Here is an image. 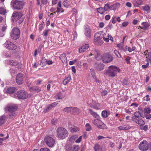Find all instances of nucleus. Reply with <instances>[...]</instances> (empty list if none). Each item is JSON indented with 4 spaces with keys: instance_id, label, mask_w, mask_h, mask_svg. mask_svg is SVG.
<instances>
[{
    "instance_id": "nucleus-1",
    "label": "nucleus",
    "mask_w": 151,
    "mask_h": 151,
    "mask_svg": "<svg viewBox=\"0 0 151 151\" xmlns=\"http://www.w3.org/2000/svg\"><path fill=\"white\" fill-rule=\"evenodd\" d=\"M120 71V69L117 67L111 65L109 66L108 69L105 70L104 74L108 76L113 77L115 76Z\"/></svg>"
},
{
    "instance_id": "nucleus-2",
    "label": "nucleus",
    "mask_w": 151,
    "mask_h": 151,
    "mask_svg": "<svg viewBox=\"0 0 151 151\" xmlns=\"http://www.w3.org/2000/svg\"><path fill=\"white\" fill-rule=\"evenodd\" d=\"M57 137L61 139H63L67 137L68 132L65 128L60 127L58 128L56 130Z\"/></svg>"
},
{
    "instance_id": "nucleus-3",
    "label": "nucleus",
    "mask_w": 151,
    "mask_h": 151,
    "mask_svg": "<svg viewBox=\"0 0 151 151\" xmlns=\"http://www.w3.org/2000/svg\"><path fill=\"white\" fill-rule=\"evenodd\" d=\"M25 2L23 1L13 0L11 2V4L14 9L21 10L23 9Z\"/></svg>"
},
{
    "instance_id": "nucleus-4",
    "label": "nucleus",
    "mask_w": 151,
    "mask_h": 151,
    "mask_svg": "<svg viewBox=\"0 0 151 151\" xmlns=\"http://www.w3.org/2000/svg\"><path fill=\"white\" fill-rule=\"evenodd\" d=\"M17 109V107L15 105H11L8 106L6 108V110L7 109L9 112V118H12L14 117L16 115L15 113Z\"/></svg>"
},
{
    "instance_id": "nucleus-5",
    "label": "nucleus",
    "mask_w": 151,
    "mask_h": 151,
    "mask_svg": "<svg viewBox=\"0 0 151 151\" xmlns=\"http://www.w3.org/2000/svg\"><path fill=\"white\" fill-rule=\"evenodd\" d=\"M20 31L19 29L16 27L14 28L12 30L10 36L11 38L13 40H16L20 37Z\"/></svg>"
},
{
    "instance_id": "nucleus-6",
    "label": "nucleus",
    "mask_w": 151,
    "mask_h": 151,
    "mask_svg": "<svg viewBox=\"0 0 151 151\" xmlns=\"http://www.w3.org/2000/svg\"><path fill=\"white\" fill-rule=\"evenodd\" d=\"M93 123L98 128L102 129H106L107 127L101 121L98 119H94L92 120Z\"/></svg>"
},
{
    "instance_id": "nucleus-7",
    "label": "nucleus",
    "mask_w": 151,
    "mask_h": 151,
    "mask_svg": "<svg viewBox=\"0 0 151 151\" xmlns=\"http://www.w3.org/2000/svg\"><path fill=\"white\" fill-rule=\"evenodd\" d=\"M17 96L18 99H24L28 97V94L24 90H21L17 92Z\"/></svg>"
},
{
    "instance_id": "nucleus-8",
    "label": "nucleus",
    "mask_w": 151,
    "mask_h": 151,
    "mask_svg": "<svg viewBox=\"0 0 151 151\" xmlns=\"http://www.w3.org/2000/svg\"><path fill=\"white\" fill-rule=\"evenodd\" d=\"M148 143L145 140L141 142L139 145V148L140 150L143 151L147 150L148 149Z\"/></svg>"
},
{
    "instance_id": "nucleus-9",
    "label": "nucleus",
    "mask_w": 151,
    "mask_h": 151,
    "mask_svg": "<svg viewBox=\"0 0 151 151\" xmlns=\"http://www.w3.org/2000/svg\"><path fill=\"white\" fill-rule=\"evenodd\" d=\"M102 60L105 63H108L111 61L113 58L111 55L109 53L104 54L102 57Z\"/></svg>"
},
{
    "instance_id": "nucleus-10",
    "label": "nucleus",
    "mask_w": 151,
    "mask_h": 151,
    "mask_svg": "<svg viewBox=\"0 0 151 151\" xmlns=\"http://www.w3.org/2000/svg\"><path fill=\"white\" fill-rule=\"evenodd\" d=\"M44 140L47 145L49 147H52L55 143V140L52 137L48 136L44 138Z\"/></svg>"
},
{
    "instance_id": "nucleus-11",
    "label": "nucleus",
    "mask_w": 151,
    "mask_h": 151,
    "mask_svg": "<svg viewBox=\"0 0 151 151\" xmlns=\"http://www.w3.org/2000/svg\"><path fill=\"white\" fill-rule=\"evenodd\" d=\"M4 46L7 49L11 50H14L17 48L16 45L9 41H6L4 44Z\"/></svg>"
},
{
    "instance_id": "nucleus-12",
    "label": "nucleus",
    "mask_w": 151,
    "mask_h": 151,
    "mask_svg": "<svg viewBox=\"0 0 151 151\" xmlns=\"http://www.w3.org/2000/svg\"><path fill=\"white\" fill-rule=\"evenodd\" d=\"M22 16V13L20 12L14 13L12 16V19L14 21V20H16L19 19Z\"/></svg>"
},
{
    "instance_id": "nucleus-13",
    "label": "nucleus",
    "mask_w": 151,
    "mask_h": 151,
    "mask_svg": "<svg viewBox=\"0 0 151 151\" xmlns=\"http://www.w3.org/2000/svg\"><path fill=\"white\" fill-rule=\"evenodd\" d=\"M23 77L22 73H20L18 74L16 78V81L18 85H20L23 83Z\"/></svg>"
},
{
    "instance_id": "nucleus-14",
    "label": "nucleus",
    "mask_w": 151,
    "mask_h": 151,
    "mask_svg": "<svg viewBox=\"0 0 151 151\" xmlns=\"http://www.w3.org/2000/svg\"><path fill=\"white\" fill-rule=\"evenodd\" d=\"M89 47V46L88 44H85L82 46L79 49V52H83L85 51Z\"/></svg>"
},
{
    "instance_id": "nucleus-15",
    "label": "nucleus",
    "mask_w": 151,
    "mask_h": 151,
    "mask_svg": "<svg viewBox=\"0 0 151 151\" xmlns=\"http://www.w3.org/2000/svg\"><path fill=\"white\" fill-rule=\"evenodd\" d=\"M142 26H139L140 28L143 29L144 30H147L148 29L149 26V24L147 22H143L142 24Z\"/></svg>"
},
{
    "instance_id": "nucleus-16",
    "label": "nucleus",
    "mask_w": 151,
    "mask_h": 151,
    "mask_svg": "<svg viewBox=\"0 0 151 151\" xmlns=\"http://www.w3.org/2000/svg\"><path fill=\"white\" fill-rule=\"evenodd\" d=\"M91 30L88 27H86L84 30V34L86 36L88 37H90L91 36Z\"/></svg>"
},
{
    "instance_id": "nucleus-17",
    "label": "nucleus",
    "mask_w": 151,
    "mask_h": 151,
    "mask_svg": "<svg viewBox=\"0 0 151 151\" xmlns=\"http://www.w3.org/2000/svg\"><path fill=\"white\" fill-rule=\"evenodd\" d=\"M59 58L63 63L67 62V58L65 54L63 53L61 54Z\"/></svg>"
},
{
    "instance_id": "nucleus-18",
    "label": "nucleus",
    "mask_w": 151,
    "mask_h": 151,
    "mask_svg": "<svg viewBox=\"0 0 151 151\" xmlns=\"http://www.w3.org/2000/svg\"><path fill=\"white\" fill-rule=\"evenodd\" d=\"M94 52L95 54L96 55L95 56L96 59L97 60L100 59L101 57L99 51L95 49Z\"/></svg>"
},
{
    "instance_id": "nucleus-19",
    "label": "nucleus",
    "mask_w": 151,
    "mask_h": 151,
    "mask_svg": "<svg viewBox=\"0 0 151 151\" xmlns=\"http://www.w3.org/2000/svg\"><path fill=\"white\" fill-rule=\"evenodd\" d=\"M144 55L146 56V58L149 60H151V52H149L148 50H146L144 52Z\"/></svg>"
},
{
    "instance_id": "nucleus-20",
    "label": "nucleus",
    "mask_w": 151,
    "mask_h": 151,
    "mask_svg": "<svg viewBox=\"0 0 151 151\" xmlns=\"http://www.w3.org/2000/svg\"><path fill=\"white\" fill-rule=\"evenodd\" d=\"M72 112L74 114H79L81 112L80 110L77 107H72Z\"/></svg>"
},
{
    "instance_id": "nucleus-21",
    "label": "nucleus",
    "mask_w": 151,
    "mask_h": 151,
    "mask_svg": "<svg viewBox=\"0 0 151 151\" xmlns=\"http://www.w3.org/2000/svg\"><path fill=\"white\" fill-rule=\"evenodd\" d=\"M90 72L91 73V75H92V76L93 77V78L95 80V81L96 82H99V81L97 80L96 78V77L95 75V73L94 69H90Z\"/></svg>"
},
{
    "instance_id": "nucleus-22",
    "label": "nucleus",
    "mask_w": 151,
    "mask_h": 151,
    "mask_svg": "<svg viewBox=\"0 0 151 151\" xmlns=\"http://www.w3.org/2000/svg\"><path fill=\"white\" fill-rule=\"evenodd\" d=\"M16 90V88L14 87H10L8 88L6 91V92L9 93H13Z\"/></svg>"
},
{
    "instance_id": "nucleus-23",
    "label": "nucleus",
    "mask_w": 151,
    "mask_h": 151,
    "mask_svg": "<svg viewBox=\"0 0 151 151\" xmlns=\"http://www.w3.org/2000/svg\"><path fill=\"white\" fill-rule=\"evenodd\" d=\"M104 65L103 64L99 63L97 64L96 66V69L99 71H101L104 69Z\"/></svg>"
},
{
    "instance_id": "nucleus-24",
    "label": "nucleus",
    "mask_w": 151,
    "mask_h": 151,
    "mask_svg": "<svg viewBox=\"0 0 151 151\" xmlns=\"http://www.w3.org/2000/svg\"><path fill=\"white\" fill-rule=\"evenodd\" d=\"M119 129L120 130H127L131 128V127L129 126L124 125L118 127Z\"/></svg>"
},
{
    "instance_id": "nucleus-25",
    "label": "nucleus",
    "mask_w": 151,
    "mask_h": 151,
    "mask_svg": "<svg viewBox=\"0 0 151 151\" xmlns=\"http://www.w3.org/2000/svg\"><path fill=\"white\" fill-rule=\"evenodd\" d=\"M142 3V0H135L134 1L133 4L135 6H138V5H141Z\"/></svg>"
},
{
    "instance_id": "nucleus-26",
    "label": "nucleus",
    "mask_w": 151,
    "mask_h": 151,
    "mask_svg": "<svg viewBox=\"0 0 151 151\" xmlns=\"http://www.w3.org/2000/svg\"><path fill=\"white\" fill-rule=\"evenodd\" d=\"M120 4L119 3H116L113 5H111L110 6L109 9L110 10H115L116 8V6H119Z\"/></svg>"
},
{
    "instance_id": "nucleus-27",
    "label": "nucleus",
    "mask_w": 151,
    "mask_h": 151,
    "mask_svg": "<svg viewBox=\"0 0 151 151\" xmlns=\"http://www.w3.org/2000/svg\"><path fill=\"white\" fill-rule=\"evenodd\" d=\"M47 64V60L44 57L43 58L41 61L40 65L42 67H44Z\"/></svg>"
},
{
    "instance_id": "nucleus-28",
    "label": "nucleus",
    "mask_w": 151,
    "mask_h": 151,
    "mask_svg": "<svg viewBox=\"0 0 151 151\" xmlns=\"http://www.w3.org/2000/svg\"><path fill=\"white\" fill-rule=\"evenodd\" d=\"M70 151H78V146L73 145L70 147Z\"/></svg>"
},
{
    "instance_id": "nucleus-29",
    "label": "nucleus",
    "mask_w": 151,
    "mask_h": 151,
    "mask_svg": "<svg viewBox=\"0 0 151 151\" xmlns=\"http://www.w3.org/2000/svg\"><path fill=\"white\" fill-rule=\"evenodd\" d=\"M65 96V95H63L61 92H59L56 96V98L60 99L63 98Z\"/></svg>"
},
{
    "instance_id": "nucleus-30",
    "label": "nucleus",
    "mask_w": 151,
    "mask_h": 151,
    "mask_svg": "<svg viewBox=\"0 0 151 151\" xmlns=\"http://www.w3.org/2000/svg\"><path fill=\"white\" fill-rule=\"evenodd\" d=\"M32 91L34 92L38 93L41 91L40 88L37 87H33L32 88Z\"/></svg>"
},
{
    "instance_id": "nucleus-31",
    "label": "nucleus",
    "mask_w": 151,
    "mask_h": 151,
    "mask_svg": "<svg viewBox=\"0 0 151 151\" xmlns=\"http://www.w3.org/2000/svg\"><path fill=\"white\" fill-rule=\"evenodd\" d=\"M52 109L51 106L49 105L44 109L43 112L44 113L47 112Z\"/></svg>"
},
{
    "instance_id": "nucleus-32",
    "label": "nucleus",
    "mask_w": 151,
    "mask_h": 151,
    "mask_svg": "<svg viewBox=\"0 0 151 151\" xmlns=\"http://www.w3.org/2000/svg\"><path fill=\"white\" fill-rule=\"evenodd\" d=\"M52 109L51 106L49 105L44 109L43 112L44 113L47 112Z\"/></svg>"
},
{
    "instance_id": "nucleus-33",
    "label": "nucleus",
    "mask_w": 151,
    "mask_h": 151,
    "mask_svg": "<svg viewBox=\"0 0 151 151\" xmlns=\"http://www.w3.org/2000/svg\"><path fill=\"white\" fill-rule=\"evenodd\" d=\"M52 109L51 106L49 105L44 109L43 112L44 113L47 112Z\"/></svg>"
},
{
    "instance_id": "nucleus-34",
    "label": "nucleus",
    "mask_w": 151,
    "mask_h": 151,
    "mask_svg": "<svg viewBox=\"0 0 151 151\" xmlns=\"http://www.w3.org/2000/svg\"><path fill=\"white\" fill-rule=\"evenodd\" d=\"M97 10L99 13H100L101 14H103L105 12L104 10V8L102 7L97 8Z\"/></svg>"
},
{
    "instance_id": "nucleus-35",
    "label": "nucleus",
    "mask_w": 151,
    "mask_h": 151,
    "mask_svg": "<svg viewBox=\"0 0 151 151\" xmlns=\"http://www.w3.org/2000/svg\"><path fill=\"white\" fill-rule=\"evenodd\" d=\"M90 113L92 116L96 118H97L98 116V115L96 112L93 111L91 109H89Z\"/></svg>"
},
{
    "instance_id": "nucleus-36",
    "label": "nucleus",
    "mask_w": 151,
    "mask_h": 151,
    "mask_svg": "<svg viewBox=\"0 0 151 151\" xmlns=\"http://www.w3.org/2000/svg\"><path fill=\"white\" fill-rule=\"evenodd\" d=\"M102 37V36L101 35L96 37V35H95L94 36V40L96 42H99Z\"/></svg>"
},
{
    "instance_id": "nucleus-37",
    "label": "nucleus",
    "mask_w": 151,
    "mask_h": 151,
    "mask_svg": "<svg viewBox=\"0 0 151 151\" xmlns=\"http://www.w3.org/2000/svg\"><path fill=\"white\" fill-rule=\"evenodd\" d=\"M72 109H73L72 108V107H69L65 108L63 110L64 111L67 112H72Z\"/></svg>"
},
{
    "instance_id": "nucleus-38",
    "label": "nucleus",
    "mask_w": 151,
    "mask_h": 151,
    "mask_svg": "<svg viewBox=\"0 0 151 151\" xmlns=\"http://www.w3.org/2000/svg\"><path fill=\"white\" fill-rule=\"evenodd\" d=\"M9 63V65H16L19 63L18 62L13 60H10Z\"/></svg>"
},
{
    "instance_id": "nucleus-39",
    "label": "nucleus",
    "mask_w": 151,
    "mask_h": 151,
    "mask_svg": "<svg viewBox=\"0 0 151 151\" xmlns=\"http://www.w3.org/2000/svg\"><path fill=\"white\" fill-rule=\"evenodd\" d=\"M137 124L141 126L144 125L145 124V122L142 119H138V122Z\"/></svg>"
},
{
    "instance_id": "nucleus-40",
    "label": "nucleus",
    "mask_w": 151,
    "mask_h": 151,
    "mask_svg": "<svg viewBox=\"0 0 151 151\" xmlns=\"http://www.w3.org/2000/svg\"><path fill=\"white\" fill-rule=\"evenodd\" d=\"M5 119V116L3 115L2 116L0 117V125L4 123Z\"/></svg>"
},
{
    "instance_id": "nucleus-41",
    "label": "nucleus",
    "mask_w": 151,
    "mask_h": 151,
    "mask_svg": "<svg viewBox=\"0 0 151 151\" xmlns=\"http://www.w3.org/2000/svg\"><path fill=\"white\" fill-rule=\"evenodd\" d=\"M142 9L144 11L148 12L150 10V7L148 5H145L142 7Z\"/></svg>"
},
{
    "instance_id": "nucleus-42",
    "label": "nucleus",
    "mask_w": 151,
    "mask_h": 151,
    "mask_svg": "<svg viewBox=\"0 0 151 151\" xmlns=\"http://www.w3.org/2000/svg\"><path fill=\"white\" fill-rule=\"evenodd\" d=\"M100 148V145L98 144H96L94 147V149L95 151L99 150Z\"/></svg>"
},
{
    "instance_id": "nucleus-43",
    "label": "nucleus",
    "mask_w": 151,
    "mask_h": 151,
    "mask_svg": "<svg viewBox=\"0 0 151 151\" xmlns=\"http://www.w3.org/2000/svg\"><path fill=\"white\" fill-rule=\"evenodd\" d=\"M69 1L68 0L64 1L63 2V6L66 7H68L69 6Z\"/></svg>"
},
{
    "instance_id": "nucleus-44",
    "label": "nucleus",
    "mask_w": 151,
    "mask_h": 151,
    "mask_svg": "<svg viewBox=\"0 0 151 151\" xmlns=\"http://www.w3.org/2000/svg\"><path fill=\"white\" fill-rule=\"evenodd\" d=\"M6 13V10L4 8L2 7L0 8V14H5Z\"/></svg>"
},
{
    "instance_id": "nucleus-45",
    "label": "nucleus",
    "mask_w": 151,
    "mask_h": 151,
    "mask_svg": "<svg viewBox=\"0 0 151 151\" xmlns=\"http://www.w3.org/2000/svg\"><path fill=\"white\" fill-rule=\"evenodd\" d=\"M102 115L104 118H106L107 117V112L106 111H104L102 112Z\"/></svg>"
},
{
    "instance_id": "nucleus-46",
    "label": "nucleus",
    "mask_w": 151,
    "mask_h": 151,
    "mask_svg": "<svg viewBox=\"0 0 151 151\" xmlns=\"http://www.w3.org/2000/svg\"><path fill=\"white\" fill-rule=\"evenodd\" d=\"M144 111V114L145 113L146 114H149L151 111L150 109L148 108H145Z\"/></svg>"
},
{
    "instance_id": "nucleus-47",
    "label": "nucleus",
    "mask_w": 151,
    "mask_h": 151,
    "mask_svg": "<svg viewBox=\"0 0 151 151\" xmlns=\"http://www.w3.org/2000/svg\"><path fill=\"white\" fill-rule=\"evenodd\" d=\"M110 6L108 4H106L104 7V10L105 11H107L108 9H109Z\"/></svg>"
},
{
    "instance_id": "nucleus-48",
    "label": "nucleus",
    "mask_w": 151,
    "mask_h": 151,
    "mask_svg": "<svg viewBox=\"0 0 151 151\" xmlns=\"http://www.w3.org/2000/svg\"><path fill=\"white\" fill-rule=\"evenodd\" d=\"M123 42H122L117 45V47L120 49H123Z\"/></svg>"
},
{
    "instance_id": "nucleus-49",
    "label": "nucleus",
    "mask_w": 151,
    "mask_h": 151,
    "mask_svg": "<svg viewBox=\"0 0 151 151\" xmlns=\"http://www.w3.org/2000/svg\"><path fill=\"white\" fill-rule=\"evenodd\" d=\"M138 118H137L136 117H134V116H132V119L131 120L134 122H135L136 123H137L138 119Z\"/></svg>"
},
{
    "instance_id": "nucleus-50",
    "label": "nucleus",
    "mask_w": 151,
    "mask_h": 151,
    "mask_svg": "<svg viewBox=\"0 0 151 151\" xmlns=\"http://www.w3.org/2000/svg\"><path fill=\"white\" fill-rule=\"evenodd\" d=\"M86 131H89L91 129V126L88 123H87L86 125Z\"/></svg>"
},
{
    "instance_id": "nucleus-51",
    "label": "nucleus",
    "mask_w": 151,
    "mask_h": 151,
    "mask_svg": "<svg viewBox=\"0 0 151 151\" xmlns=\"http://www.w3.org/2000/svg\"><path fill=\"white\" fill-rule=\"evenodd\" d=\"M58 104V102H55L52 103V104H50V106H51L52 108H53L56 106Z\"/></svg>"
},
{
    "instance_id": "nucleus-52",
    "label": "nucleus",
    "mask_w": 151,
    "mask_h": 151,
    "mask_svg": "<svg viewBox=\"0 0 151 151\" xmlns=\"http://www.w3.org/2000/svg\"><path fill=\"white\" fill-rule=\"evenodd\" d=\"M139 114L138 111L135 112L134 114V117L139 118L140 116Z\"/></svg>"
},
{
    "instance_id": "nucleus-53",
    "label": "nucleus",
    "mask_w": 151,
    "mask_h": 151,
    "mask_svg": "<svg viewBox=\"0 0 151 151\" xmlns=\"http://www.w3.org/2000/svg\"><path fill=\"white\" fill-rule=\"evenodd\" d=\"M114 53L116 55L117 57L119 58L121 57V55L119 54V53L116 50H115L114 51Z\"/></svg>"
},
{
    "instance_id": "nucleus-54",
    "label": "nucleus",
    "mask_w": 151,
    "mask_h": 151,
    "mask_svg": "<svg viewBox=\"0 0 151 151\" xmlns=\"http://www.w3.org/2000/svg\"><path fill=\"white\" fill-rule=\"evenodd\" d=\"M140 113V116L141 117L144 118L145 117V115L143 114V111L142 110H140L139 111H138Z\"/></svg>"
},
{
    "instance_id": "nucleus-55",
    "label": "nucleus",
    "mask_w": 151,
    "mask_h": 151,
    "mask_svg": "<svg viewBox=\"0 0 151 151\" xmlns=\"http://www.w3.org/2000/svg\"><path fill=\"white\" fill-rule=\"evenodd\" d=\"M107 93V92L106 90H104L101 92V94L102 96H105Z\"/></svg>"
},
{
    "instance_id": "nucleus-56",
    "label": "nucleus",
    "mask_w": 151,
    "mask_h": 151,
    "mask_svg": "<svg viewBox=\"0 0 151 151\" xmlns=\"http://www.w3.org/2000/svg\"><path fill=\"white\" fill-rule=\"evenodd\" d=\"M128 81L127 79H125L122 81V83L124 85H127L128 84Z\"/></svg>"
},
{
    "instance_id": "nucleus-57",
    "label": "nucleus",
    "mask_w": 151,
    "mask_h": 151,
    "mask_svg": "<svg viewBox=\"0 0 151 151\" xmlns=\"http://www.w3.org/2000/svg\"><path fill=\"white\" fill-rule=\"evenodd\" d=\"M56 12H64V10L62 8H58L57 11H56Z\"/></svg>"
},
{
    "instance_id": "nucleus-58",
    "label": "nucleus",
    "mask_w": 151,
    "mask_h": 151,
    "mask_svg": "<svg viewBox=\"0 0 151 151\" xmlns=\"http://www.w3.org/2000/svg\"><path fill=\"white\" fill-rule=\"evenodd\" d=\"M40 151H50V150L47 148H42Z\"/></svg>"
},
{
    "instance_id": "nucleus-59",
    "label": "nucleus",
    "mask_w": 151,
    "mask_h": 151,
    "mask_svg": "<svg viewBox=\"0 0 151 151\" xmlns=\"http://www.w3.org/2000/svg\"><path fill=\"white\" fill-rule=\"evenodd\" d=\"M130 58H131L129 56H127L126 58V60L127 61V63H128V64L130 63V62L129 61V60L130 59Z\"/></svg>"
},
{
    "instance_id": "nucleus-60",
    "label": "nucleus",
    "mask_w": 151,
    "mask_h": 151,
    "mask_svg": "<svg viewBox=\"0 0 151 151\" xmlns=\"http://www.w3.org/2000/svg\"><path fill=\"white\" fill-rule=\"evenodd\" d=\"M150 98H149L148 95H147L145 97H144V99L146 101H148L150 100Z\"/></svg>"
},
{
    "instance_id": "nucleus-61",
    "label": "nucleus",
    "mask_w": 151,
    "mask_h": 151,
    "mask_svg": "<svg viewBox=\"0 0 151 151\" xmlns=\"http://www.w3.org/2000/svg\"><path fill=\"white\" fill-rule=\"evenodd\" d=\"M44 27L43 24L42 23H41L40 24L39 28V31H41L42 29H43Z\"/></svg>"
},
{
    "instance_id": "nucleus-62",
    "label": "nucleus",
    "mask_w": 151,
    "mask_h": 151,
    "mask_svg": "<svg viewBox=\"0 0 151 151\" xmlns=\"http://www.w3.org/2000/svg\"><path fill=\"white\" fill-rule=\"evenodd\" d=\"M145 115V117L147 119H150L151 117V114H146Z\"/></svg>"
},
{
    "instance_id": "nucleus-63",
    "label": "nucleus",
    "mask_w": 151,
    "mask_h": 151,
    "mask_svg": "<svg viewBox=\"0 0 151 151\" xmlns=\"http://www.w3.org/2000/svg\"><path fill=\"white\" fill-rule=\"evenodd\" d=\"M42 5H46L47 2V0H41Z\"/></svg>"
},
{
    "instance_id": "nucleus-64",
    "label": "nucleus",
    "mask_w": 151,
    "mask_h": 151,
    "mask_svg": "<svg viewBox=\"0 0 151 151\" xmlns=\"http://www.w3.org/2000/svg\"><path fill=\"white\" fill-rule=\"evenodd\" d=\"M77 61V60H74L73 61H70L69 62V64L70 65H73L76 61Z\"/></svg>"
}]
</instances>
